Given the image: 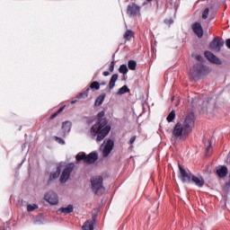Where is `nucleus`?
I'll list each match as a JSON object with an SVG mask.
<instances>
[{"label": "nucleus", "mask_w": 230, "mask_h": 230, "mask_svg": "<svg viewBox=\"0 0 230 230\" xmlns=\"http://www.w3.org/2000/svg\"><path fill=\"white\" fill-rule=\"evenodd\" d=\"M66 106H62L61 108L58 109V111H56L58 114H60V112H62L64 111Z\"/></svg>", "instance_id": "obj_41"}, {"label": "nucleus", "mask_w": 230, "mask_h": 230, "mask_svg": "<svg viewBox=\"0 0 230 230\" xmlns=\"http://www.w3.org/2000/svg\"><path fill=\"white\" fill-rule=\"evenodd\" d=\"M137 66V63L135 60H129L128 62V67L131 71H136V67Z\"/></svg>", "instance_id": "obj_26"}, {"label": "nucleus", "mask_w": 230, "mask_h": 230, "mask_svg": "<svg viewBox=\"0 0 230 230\" xmlns=\"http://www.w3.org/2000/svg\"><path fill=\"white\" fill-rule=\"evenodd\" d=\"M96 218H97V216L93 215L92 217V220L88 219L84 223L82 229L83 230H94V225L96 224Z\"/></svg>", "instance_id": "obj_14"}, {"label": "nucleus", "mask_w": 230, "mask_h": 230, "mask_svg": "<svg viewBox=\"0 0 230 230\" xmlns=\"http://www.w3.org/2000/svg\"><path fill=\"white\" fill-rule=\"evenodd\" d=\"M109 71L110 73H114V59L110 63Z\"/></svg>", "instance_id": "obj_35"}, {"label": "nucleus", "mask_w": 230, "mask_h": 230, "mask_svg": "<svg viewBox=\"0 0 230 230\" xmlns=\"http://www.w3.org/2000/svg\"><path fill=\"white\" fill-rule=\"evenodd\" d=\"M44 200L51 206H57L58 204V195L54 191H49L44 195Z\"/></svg>", "instance_id": "obj_10"}, {"label": "nucleus", "mask_w": 230, "mask_h": 230, "mask_svg": "<svg viewBox=\"0 0 230 230\" xmlns=\"http://www.w3.org/2000/svg\"><path fill=\"white\" fill-rule=\"evenodd\" d=\"M164 23L165 24H173V20L172 19H169V20H164Z\"/></svg>", "instance_id": "obj_37"}, {"label": "nucleus", "mask_w": 230, "mask_h": 230, "mask_svg": "<svg viewBox=\"0 0 230 230\" xmlns=\"http://www.w3.org/2000/svg\"><path fill=\"white\" fill-rule=\"evenodd\" d=\"M112 128L109 125V119L96 121L90 128V136L96 143H102L111 133Z\"/></svg>", "instance_id": "obj_2"}, {"label": "nucleus", "mask_w": 230, "mask_h": 230, "mask_svg": "<svg viewBox=\"0 0 230 230\" xmlns=\"http://www.w3.org/2000/svg\"><path fill=\"white\" fill-rule=\"evenodd\" d=\"M116 82H118V74H113L109 83V89L111 91L116 86Z\"/></svg>", "instance_id": "obj_23"}, {"label": "nucleus", "mask_w": 230, "mask_h": 230, "mask_svg": "<svg viewBox=\"0 0 230 230\" xmlns=\"http://www.w3.org/2000/svg\"><path fill=\"white\" fill-rule=\"evenodd\" d=\"M226 48H227L228 49H230V39H227V40H226Z\"/></svg>", "instance_id": "obj_40"}, {"label": "nucleus", "mask_w": 230, "mask_h": 230, "mask_svg": "<svg viewBox=\"0 0 230 230\" xmlns=\"http://www.w3.org/2000/svg\"><path fill=\"white\" fill-rule=\"evenodd\" d=\"M112 148H114V141L109 138L106 140V145L102 150L103 157H109V155L112 152Z\"/></svg>", "instance_id": "obj_13"}, {"label": "nucleus", "mask_w": 230, "mask_h": 230, "mask_svg": "<svg viewBox=\"0 0 230 230\" xmlns=\"http://www.w3.org/2000/svg\"><path fill=\"white\" fill-rule=\"evenodd\" d=\"M57 116H58V113L55 112V113H53V114L49 117V119H55V118H57Z\"/></svg>", "instance_id": "obj_39"}, {"label": "nucleus", "mask_w": 230, "mask_h": 230, "mask_svg": "<svg viewBox=\"0 0 230 230\" xmlns=\"http://www.w3.org/2000/svg\"><path fill=\"white\" fill-rule=\"evenodd\" d=\"M132 37H134V31L128 30L126 31L125 34H124V39L126 40H130V39H132Z\"/></svg>", "instance_id": "obj_27"}, {"label": "nucleus", "mask_w": 230, "mask_h": 230, "mask_svg": "<svg viewBox=\"0 0 230 230\" xmlns=\"http://www.w3.org/2000/svg\"><path fill=\"white\" fill-rule=\"evenodd\" d=\"M58 211L63 213L64 215H69L75 211V207L72 204L68 205L67 207H61Z\"/></svg>", "instance_id": "obj_20"}, {"label": "nucleus", "mask_w": 230, "mask_h": 230, "mask_svg": "<svg viewBox=\"0 0 230 230\" xmlns=\"http://www.w3.org/2000/svg\"><path fill=\"white\" fill-rule=\"evenodd\" d=\"M209 15V8H205V10L202 13V19L206 20L208 19Z\"/></svg>", "instance_id": "obj_32"}, {"label": "nucleus", "mask_w": 230, "mask_h": 230, "mask_svg": "<svg viewBox=\"0 0 230 230\" xmlns=\"http://www.w3.org/2000/svg\"><path fill=\"white\" fill-rule=\"evenodd\" d=\"M178 166L182 182H188V184H190L194 175L191 172H186V169H184L181 164H179Z\"/></svg>", "instance_id": "obj_8"}, {"label": "nucleus", "mask_w": 230, "mask_h": 230, "mask_svg": "<svg viewBox=\"0 0 230 230\" xmlns=\"http://www.w3.org/2000/svg\"><path fill=\"white\" fill-rule=\"evenodd\" d=\"M207 75H209V67L202 63L194 65L190 70V77L194 82L200 80L202 76H207Z\"/></svg>", "instance_id": "obj_3"}, {"label": "nucleus", "mask_w": 230, "mask_h": 230, "mask_svg": "<svg viewBox=\"0 0 230 230\" xmlns=\"http://www.w3.org/2000/svg\"><path fill=\"white\" fill-rule=\"evenodd\" d=\"M92 190L97 194L100 190H104L103 188V177L102 176H93L91 179Z\"/></svg>", "instance_id": "obj_5"}, {"label": "nucleus", "mask_w": 230, "mask_h": 230, "mask_svg": "<svg viewBox=\"0 0 230 230\" xmlns=\"http://www.w3.org/2000/svg\"><path fill=\"white\" fill-rule=\"evenodd\" d=\"M87 155H85V153H79L78 155H76L75 159L76 161L80 162V161H84V163H85V157Z\"/></svg>", "instance_id": "obj_29"}, {"label": "nucleus", "mask_w": 230, "mask_h": 230, "mask_svg": "<svg viewBox=\"0 0 230 230\" xmlns=\"http://www.w3.org/2000/svg\"><path fill=\"white\" fill-rule=\"evenodd\" d=\"M191 182H193L194 184H196L198 186V188H203L204 187V178L202 177H197V176H192V180Z\"/></svg>", "instance_id": "obj_21"}, {"label": "nucleus", "mask_w": 230, "mask_h": 230, "mask_svg": "<svg viewBox=\"0 0 230 230\" xmlns=\"http://www.w3.org/2000/svg\"><path fill=\"white\" fill-rule=\"evenodd\" d=\"M60 166H58L56 172H50L49 178L48 180V184H51V182H53L55 179H58V177H60Z\"/></svg>", "instance_id": "obj_18"}, {"label": "nucleus", "mask_w": 230, "mask_h": 230, "mask_svg": "<svg viewBox=\"0 0 230 230\" xmlns=\"http://www.w3.org/2000/svg\"><path fill=\"white\" fill-rule=\"evenodd\" d=\"M73 170H75V164L73 163H70L65 166L59 179L61 184H66V181H69V177H71Z\"/></svg>", "instance_id": "obj_4"}, {"label": "nucleus", "mask_w": 230, "mask_h": 230, "mask_svg": "<svg viewBox=\"0 0 230 230\" xmlns=\"http://www.w3.org/2000/svg\"><path fill=\"white\" fill-rule=\"evenodd\" d=\"M119 73H121L124 76V80H127L125 76H127V73H128V67L127 66L126 64L120 65L119 67Z\"/></svg>", "instance_id": "obj_24"}, {"label": "nucleus", "mask_w": 230, "mask_h": 230, "mask_svg": "<svg viewBox=\"0 0 230 230\" xmlns=\"http://www.w3.org/2000/svg\"><path fill=\"white\" fill-rule=\"evenodd\" d=\"M168 123H172L175 119V111H172L166 118Z\"/></svg>", "instance_id": "obj_28"}, {"label": "nucleus", "mask_w": 230, "mask_h": 230, "mask_svg": "<svg viewBox=\"0 0 230 230\" xmlns=\"http://www.w3.org/2000/svg\"><path fill=\"white\" fill-rule=\"evenodd\" d=\"M127 13L129 17H137L141 13V7L136 3H131L128 5Z\"/></svg>", "instance_id": "obj_7"}, {"label": "nucleus", "mask_w": 230, "mask_h": 230, "mask_svg": "<svg viewBox=\"0 0 230 230\" xmlns=\"http://www.w3.org/2000/svg\"><path fill=\"white\" fill-rule=\"evenodd\" d=\"M98 161V153L92 152L86 157L84 158V163L86 164H93V163H96Z\"/></svg>", "instance_id": "obj_16"}, {"label": "nucleus", "mask_w": 230, "mask_h": 230, "mask_svg": "<svg viewBox=\"0 0 230 230\" xmlns=\"http://www.w3.org/2000/svg\"><path fill=\"white\" fill-rule=\"evenodd\" d=\"M103 76H109V75H111V73L109 71H104L102 73Z\"/></svg>", "instance_id": "obj_42"}, {"label": "nucleus", "mask_w": 230, "mask_h": 230, "mask_svg": "<svg viewBox=\"0 0 230 230\" xmlns=\"http://www.w3.org/2000/svg\"><path fill=\"white\" fill-rule=\"evenodd\" d=\"M208 146L206 147V154L207 155H209V152L212 150L211 140H208Z\"/></svg>", "instance_id": "obj_34"}, {"label": "nucleus", "mask_w": 230, "mask_h": 230, "mask_svg": "<svg viewBox=\"0 0 230 230\" xmlns=\"http://www.w3.org/2000/svg\"><path fill=\"white\" fill-rule=\"evenodd\" d=\"M115 55L112 56V58H114Z\"/></svg>", "instance_id": "obj_45"}, {"label": "nucleus", "mask_w": 230, "mask_h": 230, "mask_svg": "<svg viewBox=\"0 0 230 230\" xmlns=\"http://www.w3.org/2000/svg\"><path fill=\"white\" fill-rule=\"evenodd\" d=\"M217 175L220 178V179H224V177H226L229 170H227V166L226 165H219L217 167Z\"/></svg>", "instance_id": "obj_17"}, {"label": "nucleus", "mask_w": 230, "mask_h": 230, "mask_svg": "<svg viewBox=\"0 0 230 230\" xmlns=\"http://www.w3.org/2000/svg\"><path fill=\"white\" fill-rule=\"evenodd\" d=\"M222 48H224V40H221L219 37L214 38L209 43V49H212V51L220 53Z\"/></svg>", "instance_id": "obj_6"}, {"label": "nucleus", "mask_w": 230, "mask_h": 230, "mask_svg": "<svg viewBox=\"0 0 230 230\" xmlns=\"http://www.w3.org/2000/svg\"><path fill=\"white\" fill-rule=\"evenodd\" d=\"M195 58H196V60H198V62H202V56L197 55V56L195 57Z\"/></svg>", "instance_id": "obj_38"}, {"label": "nucleus", "mask_w": 230, "mask_h": 230, "mask_svg": "<svg viewBox=\"0 0 230 230\" xmlns=\"http://www.w3.org/2000/svg\"><path fill=\"white\" fill-rule=\"evenodd\" d=\"M104 117H105V111H100L97 114V121H101V119H108L107 118H104Z\"/></svg>", "instance_id": "obj_31"}, {"label": "nucleus", "mask_w": 230, "mask_h": 230, "mask_svg": "<svg viewBox=\"0 0 230 230\" xmlns=\"http://www.w3.org/2000/svg\"><path fill=\"white\" fill-rule=\"evenodd\" d=\"M192 31H194L197 34V37L199 39H202L204 36V30L202 29V25L200 22H195L192 24Z\"/></svg>", "instance_id": "obj_15"}, {"label": "nucleus", "mask_w": 230, "mask_h": 230, "mask_svg": "<svg viewBox=\"0 0 230 230\" xmlns=\"http://www.w3.org/2000/svg\"><path fill=\"white\" fill-rule=\"evenodd\" d=\"M148 3H150V1H152V0H146Z\"/></svg>", "instance_id": "obj_44"}, {"label": "nucleus", "mask_w": 230, "mask_h": 230, "mask_svg": "<svg viewBox=\"0 0 230 230\" xmlns=\"http://www.w3.org/2000/svg\"><path fill=\"white\" fill-rule=\"evenodd\" d=\"M35 209H39V205L37 204H29L27 206V211L31 212V211H35Z\"/></svg>", "instance_id": "obj_30"}, {"label": "nucleus", "mask_w": 230, "mask_h": 230, "mask_svg": "<svg viewBox=\"0 0 230 230\" xmlns=\"http://www.w3.org/2000/svg\"><path fill=\"white\" fill-rule=\"evenodd\" d=\"M91 89L100 91V83H98V81H93L85 91H83L77 95L78 100L82 98H87V96H89V91H91Z\"/></svg>", "instance_id": "obj_9"}, {"label": "nucleus", "mask_w": 230, "mask_h": 230, "mask_svg": "<svg viewBox=\"0 0 230 230\" xmlns=\"http://www.w3.org/2000/svg\"><path fill=\"white\" fill-rule=\"evenodd\" d=\"M126 93H130V89L128 88V86L124 85L121 88H119V90L118 91L117 94L119 96H121V94H126Z\"/></svg>", "instance_id": "obj_25"}, {"label": "nucleus", "mask_w": 230, "mask_h": 230, "mask_svg": "<svg viewBox=\"0 0 230 230\" xmlns=\"http://www.w3.org/2000/svg\"><path fill=\"white\" fill-rule=\"evenodd\" d=\"M71 127H73V123H71V121L69 120L62 123L63 136H66V134H69V132H71Z\"/></svg>", "instance_id": "obj_19"}, {"label": "nucleus", "mask_w": 230, "mask_h": 230, "mask_svg": "<svg viewBox=\"0 0 230 230\" xmlns=\"http://www.w3.org/2000/svg\"><path fill=\"white\" fill-rule=\"evenodd\" d=\"M54 139L57 143H58L59 145H66V141L59 137H54Z\"/></svg>", "instance_id": "obj_33"}, {"label": "nucleus", "mask_w": 230, "mask_h": 230, "mask_svg": "<svg viewBox=\"0 0 230 230\" xmlns=\"http://www.w3.org/2000/svg\"><path fill=\"white\" fill-rule=\"evenodd\" d=\"M112 148H114V141L109 138L106 140V145L102 150L103 157H109V155L112 152Z\"/></svg>", "instance_id": "obj_12"}, {"label": "nucleus", "mask_w": 230, "mask_h": 230, "mask_svg": "<svg viewBox=\"0 0 230 230\" xmlns=\"http://www.w3.org/2000/svg\"><path fill=\"white\" fill-rule=\"evenodd\" d=\"M195 128V113H188L183 119L178 121L172 129V136L180 139H186Z\"/></svg>", "instance_id": "obj_1"}, {"label": "nucleus", "mask_w": 230, "mask_h": 230, "mask_svg": "<svg viewBox=\"0 0 230 230\" xmlns=\"http://www.w3.org/2000/svg\"><path fill=\"white\" fill-rule=\"evenodd\" d=\"M204 55L208 62H211L212 64H217V66L222 65V61L220 60V58L215 56V54H213L211 51L207 50L205 51Z\"/></svg>", "instance_id": "obj_11"}, {"label": "nucleus", "mask_w": 230, "mask_h": 230, "mask_svg": "<svg viewBox=\"0 0 230 230\" xmlns=\"http://www.w3.org/2000/svg\"><path fill=\"white\" fill-rule=\"evenodd\" d=\"M106 83H102L101 85H105Z\"/></svg>", "instance_id": "obj_43"}, {"label": "nucleus", "mask_w": 230, "mask_h": 230, "mask_svg": "<svg viewBox=\"0 0 230 230\" xmlns=\"http://www.w3.org/2000/svg\"><path fill=\"white\" fill-rule=\"evenodd\" d=\"M136 142V136L131 137V138L129 139V145H134V143Z\"/></svg>", "instance_id": "obj_36"}, {"label": "nucleus", "mask_w": 230, "mask_h": 230, "mask_svg": "<svg viewBox=\"0 0 230 230\" xmlns=\"http://www.w3.org/2000/svg\"><path fill=\"white\" fill-rule=\"evenodd\" d=\"M105 93H102L101 95H99L94 102V106L95 107H100L102 105L103 102H105Z\"/></svg>", "instance_id": "obj_22"}]
</instances>
